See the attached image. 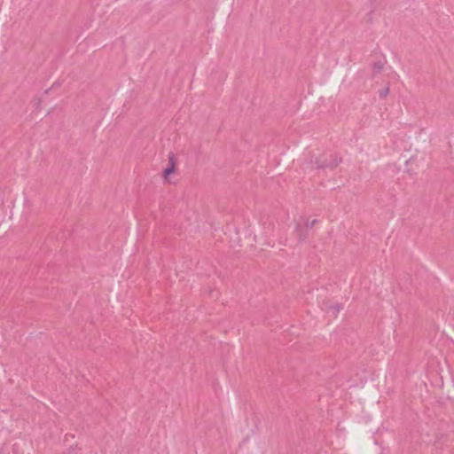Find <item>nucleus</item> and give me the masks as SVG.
I'll return each mask as SVG.
<instances>
[{
  "mask_svg": "<svg viewBox=\"0 0 454 454\" xmlns=\"http://www.w3.org/2000/svg\"><path fill=\"white\" fill-rule=\"evenodd\" d=\"M388 93H389V88H388V87H386L385 89L380 90L379 91V95H380V97L381 98H386V97L388 95Z\"/></svg>",
  "mask_w": 454,
  "mask_h": 454,
  "instance_id": "7ed1b4c3",
  "label": "nucleus"
},
{
  "mask_svg": "<svg viewBox=\"0 0 454 454\" xmlns=\"http://www.w3.org/2000/svg\"><path fill=\"white\" fill-rule=\"evenodd\" d=\"M330 157L333 159L332 161L328 162V163H325L324 165H321L320 166L321 168H337L339 162L341 161V159L339 158L335 154H330Z\"/></svg>",
  "mask_w": 454,
  "mask_h": 454,
  "instance_id": "f257e3e1",
  "label": "nucleus"
},
{
  "mask_svg": "<svg viewBox=\"0 0 454 454\" xmlns=\"http://www.w3.org/2000/svg\"><path fill=\"white\" fill-rule=\"evenodd\" d=\"M382 64L380 62H377L373 64V68L375 71L380 72L382 69Z\"/></svg>",
  "mask_w": 454,
  "mask_h": 454,
  "instance_id": "39448f33",
  "label": "nucleus"
},
{
  "mask_svg": "<svg viewBox=\"0 0 454 454\" xmlns=\"http://www.w3.org/2000/svg\"><path fill=\"white\" fill-rule=\"evenodd\" d=\"M164 170H176L175 155L173 153L168 154V164Z\"/></svg>",
  "mask_w": 454,
  "mask_h": 454,
  "instance_id": "f03ea898",
  "label": "nucleus"
},
{
  "mask_svg": "<svg viewBox=\"0 0 454 454\" xmlns=\"http://www.w3.org/2000/svg\"><path fill=\"white\" fill-rule=\"evenodd\" d=\"M173 173H174V172H170V171L164 172L163 179H164L166 182H171V180H170V176H171V174H173Z\"/></svg>",
  "mask_w": 454,
  "mask_h": 454,
  "instance_id": "20e7f679",
  "label": "nucleus"
}]
</instances>
